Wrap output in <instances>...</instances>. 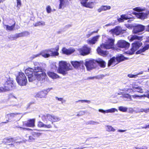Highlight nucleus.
Segmentation results:
<instances>
[{"label": "nucleus", "instance_id": "1", "mask_svg": "<svg viewBox=\"0 0 149 149\" xmlns=\"http://www.w3.org/2000/svg\"><path fill=\"white\" fill-rule=\"evenodd\" d=\"M35 66L33 68H29L26 69L25 72L28 76L29 81L32 82L37 79L38 80L42 81L46 76V74L43 69L38 66L39 63L37 62L34 63Z\"/></svg>", "mask_w": 149, "mask_h": 149}, {"label": "nucleus", "instance_id": "2", "mask_svg": "<svg viewBox=\"0 0 149 149\" xmlns=\"http://www.w3.org/2000/svg\"><path fill=\"white\" fill-rule=\"evenodd\" d=\"M42 120L46 124L39 121L38 123V126L39 127H42L45 129L51 128L52 127L50 124H47L48 121H50L53 124L54 122H57L61 120L60 118L53 114H48L43 115L41 116Z\"/></svg>", "mask_w": 149, "mask_h": 149}, {"label": "nucleus", "instance_id": "3", "mask_svg": "<svg viewBox=\"0 0 149 149\" xmlns=\"http://www.w3.org/2000/svg\"><path fill=\"white\" fill-rule=\"evenodd\" d=\"M97 63H98L100 66L102 68H104L106 65V63L101 58H98L97 60L94 59L86 60L85 65L87 70L90 71L95 68L97 66Z\"/></svg>", "mask_w": 149, "mask_h": 149}, {"label": "nucleus", "instance_id": "4", "mask_svg": "<svg viewBox=\"0 0 149 149\" xmlns=\"http://www.w3.org/2000/svg\"><path fill=\"white\" fill-rule=\"evenodd\" d=\"M59 50V47L57 46L56 47V51H53V49H46L42 51L40 53L32 56L31 58L32 59L39 56L40 55L45 58H47L50 56H58L59 55L58 51Z\"/></svg>", "mask_w": 149, "mask_h": 149}, {"label": "nucleus", "instance_id": "5", "mask_svg": "<svg viewBox=\"0 0 149 149\" xmlns=\"http://www.w3.org/2000/svg\"><path fill=\"white\" fill-rule=\"evenodd\" d=\"M142 38L139 37L136 35H132L128 37V39L130 41H132L134 40H138V41H136L132 44V47L130 51H128L127 53L130 55L133 54L134 52L137 50L142 45V42L139 40H141Z\"/></svg>", "mask_w": 149, "mask_h": 149}, {"label": "nucleus", "instance_id": "6", "mask_svg": "<svg viewBox=\"0 0 149 149\" xmlns=\"http://www.w3.org/2000/svg\"><path fill=\"white\" fill-rule=\"evenodd\" d=\"M59 68H58V73L64 75L67 73V72L72 69V68L69 63L66 62L61 61L59 62Z\"/></svg>", "mask_w": 149, "mask_h": 149}, {"label": "nucleus", "instance_id": "7", "mask_svg": "<svg viewBox=\"0 0 149 149\" xmlns=\"http://www.w3.org/2000/svg\"><path fill=\"white\" fill-rule=\"evenodd\" d=\"M5 80L4 86L3 87V92L9 91L14 87V81L12 78L9 77L6 78Z\"/></svg>", "mask_w": 149, "mask_h": 149}, {"label": "nucleus", "instance_id": "8", "mask_svg": "<svg viewBox=\"0 0 149 149\" xmlns=\"http://www.w3.org/2000/svg\"><path fill=\"white\" fill-rule=\"evenodd\" d=\"M17 82L20 86H25L27 83L26 78L24 74L22 72H19L16 78Z\"/></svg>", "mask_w": 149, "mask_h": 149}, {"label": "nucleus", "instance_id": "9", "mask_svg": "<svg viewBox=\"0 0 149 149\" xmlns=\"http://www.w3.org/2000/svg\"><path fill=\"white\" fill-rule=\"evenodd\" d=\"M114 40L111 38H109L105 43L102 44L100 46L102 48L110 49L113 47Z\"/></svg>", "mask_w": 149, "mask_h": 149}, {"label": "nucleus", "instance_id": "10", "mask_svg": "<svg viewBox=\"0 0 149 149\" xmlns=\"http://www.w3.org/2000/svg\"><path fill=\"white\" fill-rule=\"evenodd\" d=\"M81 5L85 7L93 8L94 6L95 0H79Z\"/></svg>", "mask_w": 149, "mask_h": 149}, {"label": "nucleus", "instance_id": "11", "mask_svg": "<svg viewBox=\"0 0 149 149\" xmlns=\"http://www.w3.org/2000/svg\"><path fill=\"white\" fill-rule=\"evenodd\" d=\"M48 89L38 92L36 93L35 97L40 98H46L48 93L50 91V89Z\"/></svg>", "mask_w": 149, "mask_h": 149}, {"label": "nucleus", "instance_id": "12", "mask_svg": "<svg viewBox=\"0 0 149 149\" xmlns=\"http://www.w3.org/2000/svg\"><path fill=\"white\" fill-rule=\"evenodd\" d=\"M133 33L137 34L140 32L143 31L145 29V26L141 24H138L133 26Z\"/></svg>", "mask_w": 149, "mask_h": 149}, {"label": "nucleus", "instance_id": "13", "mask_svg": "<svg viewBox=\"0 0 149 149\" xmlns=\"http://www.w3.org/2000/svg\"><path fill=\"white\" fill-rule=\"evenodd\" d=\"M91 49L86 46L85 45L82 48L79 49L78 51L79 53L82 55L84 56L89 54Z\"/></svg>", "mask_w": 149, "mask_h": 149}, {"label": "nucleus", "instance_id": "14", "mask_svg": "<svg viewBox=\"0 0 149 149\" xmlns=\"http://www.w3.org/2000/svg\"><path fill=\"white\" fill-rule=\"evenodd\" d=\"M117 46L122 48H128L130 46V44L124 40H119L117 44Z\"/></svg>", "mask_w": 149, "mask_h": 149}, {"label": "nucleus", "instance_id": "15", "mask_svg": "<svg viewBox=\"0 0 149 149\" xmlns=\"http://www.w3.org/2000/svg\"><path fill=\"white\" fill-rule=\"evenodd\" d=\"M134 15L139 18L141 19H144L147 17V15L149 14V10L146 12L145 13H136V12L133 13Z\"/></svg>", "mask_w": 149, "mask_h": 149}, {"label": "nucleus", "instance_id": "16", "mask_svg": "<svg viewBox=\"0 0 149 149\" xmlns=\"http://www.w3.org/2000/svg\"><path fill=\"white\" fill-rule=\"evenodd\" d=\"M125 30L123 29L120 26H117L115 29H111L110 32L113 34L116 35H119L121 33H123L125 31Z\"/></svg>", "mask_w": 149, "mask_h": 149}, {"label": "nucleus", "instance_id": "17", "mask_svg": "<svg viewBox=\"0 0 149 149\" xmlns=\"http://www.w3.org/2000/svg\"><path fill=\"white\" fill-rule=\"evenodd\" d=\"M100 35H97L94 36L91 38L88 39L87 40V43L90 45H93L95 44L98 41L100 37Z\"/></svg>", "mask_w": 149, "mask_h": 149}, {"label": "nucleus", "instance_id": "18", "mask_svg": "<svg viewBox=\"0 0 149 149\" xmlns=\"http://www.w3.org/2000/svg\"><path fill=\"white\" fill-rule=\"evenodd\" d=\"M29 34V33L27 31H25L19 33H16L13 36V40H15L19 37L27 36Z\"/></svg>", "mask_w": 149, "mask_h": 149}, {"label": "nucleus", "instance_id": "19", "mask_svg": "<svg viewBox=\"0 0 149 149\" xmlns=\"http://www.w3.org/2000/svg\"><path fill=\"white\" fill-rule=\"evenodd\" d=\"M100 112L104 114L106 113H113L115 111H118V110L115 108H112L104 110L102 109H100L98 110Z\"/></svg>", "mask_w": 149, "mask_h": 149}, {"label": "nucleus", "instance_id": "20", "mask_svg": "<svg viewBox=\"0 0 149 149\" xmlns=\"http://www.w3.org/2000/svg\"><path fill=\"white\" fill-rule=\"evenodd\" d=\"M35 120L34 119L30 120L27 122H25L23 123V125L30 127H32L35 126Z\"/></svg>", "mask_w": 149, "mask_h": 149}, {"label": "nucleus", "instance_id": "21", "mask_svg": "<svg viewBox=\"0 0 149 149\" xmlns=\"http://www.w3.org/2000/svg\"><path fill=\"white\" fill-rule=\"evenodd\" d=\"M75 51V49L72 48L67 49L65 47H63L62 49L63 53L66 55L70 54L73 53Z\"/></svg>", "mask_w": 149, "mask_h": 149}, {"label": "nucleus", "instance_id": "22", "mask_svg": "<svg viewBox=\"0 0 149 149\" xmlns=\"http://www.w3.org/2000/svg\"><path fill=\"white\" fill-rule=\"evenodd\" d=\"M14 24L11 26H9L8 25L3 24V27L6 29L7 31H13L15 30V27L16 24L15 21H14Z\"/></svg>", "mask_w": 149, "mask_h": 149}, {"label": "nucleus", "instance_id": "23", "mask_svg": "<svg viewBox=\"0 0 149 149\" xmlns=\"http://www.w3.org/2000/svg\"><path fill=\"white\" fill-rule=\"evenodd\" d=\"M60 4L58 9H63L66 6L68 2V0H59Z\"/></svg>", "mask_w": 149, "mask_h": 149}, {"label": "nucleus", "instance_id": "24", "mask_svg": "<svg viewBox=\"0 0 149 149\" xmlns=\"http://www.w3.org/2000/svg\"><path fill=\"white\" fill-rule=\"evenodd\" d=\"M118 62L115 57H113L109 61L108 65V66L112 65L113 66L117 64Z\"/></svg>", "mask_w": 149, "mask_h": 149}, {"label": "nucleus", "instance_id": "25", "mask_svg": "<svg viewBox=\"0 0 149 149\" xmlns=\"http://www.w3.org/2000/svg\"><path fill=\"white\" fill-rule=\"evenodd\" d=\"M48 75L52 79H55L59 77V76L54 72L50 71L47 72Z\"/></svg>", "mask_w": 149, "mask_h": 149}, {"label": "nucleus", "instance_id": "26", "mask_svg": "<svg viewBox=\"0 0 149 149\" xmlns=\"http://www.w3.org/2000/svg\"><path fill=\"white\" fill-rule=\"evenodd\" d=\"M111 8V6H102L97 10V11L100 13L103 11L109 10Z\"/></svg>", "mask_w": 149, "mask_h": 149}, {"label": "nucleus", "instance_id": "27", "mask_svg": "<svg viewBox=\"0 0 149 149\" xmlns=\"http://www.w3.org/2000/svg\"><path fill=\"white\" fill-rule=\"evenodd\" d=\"M132 90L134 92H137L140 93H143L142 89L140 87L135 86L133 85L132 86Z\"/></svg>", "mask_w": 149, "mask_h": 149}, {"label": "nucleus", "instance_id": "28", "mask_svg": "<svg viewBox=\"0 0 149 149\" xmlns=\"http://www.w3.org/2000/svg\"><path fill=\"white\" fill-rule=\"evenodd\" d=\"M40 135L39 133H32L33 136H29L28 141L31 142L33 141L35 139V137L38 136Z\"/></svg>", "mask_w": 149, "mask_h": 149}, {"label": "nucleus", "instance_id": "29", "mask_svg": "<svg viewBox=\"0 0 149 149\" xmlns=\"http://www.w3.org/2000/svg\"><path fill=\"white\" fill-rule=\"evenodd\" d=\"M97 51L98 53L102 56H107L108 54V52L106 51H104L102 50L101 48L100 47H98Z\"/></svg>", "mask_w": 149, "mask_h": 149}, {"label": "nucleus", "instance_id": "30", "mask_svg": "<svg viewBox=\"0 0 149 149\" xmlns=\"http://www.w3.org/2000/svg\"><path fill=\"white\" fill-rule=\"evenodd\" d=\"M71 63L73 66L75 68H77L82 64V62L80 61H72L71 62Z\"/></svg>", "mask_w": 149, "mask_h": 149}, {"label": "nucleus", "instance_id": "31", "mask_svg": "<svg viewBox=\"0 0 149 149\" xmlns=\"http://www.w3.org/2000/svg\"><path fill=\"white\" fill-rule=\"evenodd\" d=\"M149 48V44H147L143 47L142 49L139 50L136 52L137 54H141L142 52H144L146 50L148 49Z\"/></svg>", "mask_w": 149, "mask_h": 149}, {"label": "nucleus", "instance_id": "32", "mask_svg": "<svg viewBox=\"0 0 149 149\" xmlns=\"http://www.w3.org/2000/svg\"><path fill=\"white\" fill-rule=\"evenodd\" d=\"M130 18L127 15H123L121 16L120 18L118 19V20L119 22H122L124 21V20H126Z\"/></svg>", "mask_w": 149, "mask_h": 149}, {"label": "nucleus", "instance_id": "33", "mask_svg": "<svg viewBox=\"0 0 149 149\" xmlns=\"http://www.w3.org/2000/svg\"><path fill=\"white\" fill-rule=\"evenodd\" d=\"M105 128L106 130L109 132H114L116 129L113 128L111 126L106 125Z\"/></svg>", "mask_w": 149, "mask_h": 149}, {"label": "nucleus", "instance_id": "34", "mask_svg": "<svg viewBox=\"0 0 149 149\" xmlns=\"http://www.w3.org/2000/svg\"><path fill=\"white\" fill-rule=\"evenodd\" d=\"M18 113H10L7 115L6 116L8 118V120H10L12 118L15 117Z\"/></svg>", "mask_w": 149, "mask_h": 149}, {"label": "nucleus", "instance_id": "35", "mask_svg": "<svg viewBox=\"0 0 149 149\" xmlns=\"http://www.w3.org/2000/svg\"><path fill=\"white\" fill-rule=\"evenodd\" d=\"M133 10L138 12H140L145 10V8L143 7H138L133 8Z\"/></svg>", "mask_w": 149, "mask_h": 149}, {"label": "nucleus", "instance_id": "36", "mask_svg": "<svg viewBox=\"0 0 149 149\" xmlns=\"http://www.w3.org/2000/svg\"><path fill=\"white\" fill-rule=\"evenodd\" d=\"M116 60L117 62L118 63L121 62V61H123L125 59V58L122 55H121L120 56H118L116 58Z\"/></svg>", "mask_w": 149, "mask_h": 149}, {"label": "nucleus", "instance_id": "37", "mask_svg": "<svg viewBox=\"0 0 149 149\" xmlns=\"http://www.w3.org/2000/svg\"><path fill=\"white\" fill-rule=\"evenodd\" d=\"M34 26H44L45 25V22L43 21H40L37 22L35 24H34Z\"/></svg>", "mask_w": 149, "mask_h": 149}, {"label": "nucleus", "instance_id": "38", "mask_svg": "<svg viewBox=\"0 0 149 149\" xmlns=\"http://www.w3.org/2000/svg\"><path fill=\"white\" fill-rule=\"evenodd\" d=\"M118 109L121 111L126 112L127 111V108L125 107L120 106L119 107Z\"/></svg>", "mask_w": 149, "mask_h": 149}, {"label": "nucleus", "instance_id": "39", "mask_svg": "<svg viewBox=\"0 0 149 149\" xmlns=\"http://www.w3.org/2000/svg\"><path fill=\"white\" fill-rule=\"evenodd\" d=\"M46 9L47 12L48 13H50L52 11L51 7L49 5H48L46 6Z\"/></svg>", "mask_w": 149, "mask_h": 149}, {"label": "nucleus", "instance_id": "40", "mask_svg": "<svg viewBox=\"0 0 149 149\" xmlns=\"http://www.w3.org/2000/svg\"><path fill=\"white\" fill-rule=\"evenodd\" d=\"M79 102H80L81 103L86 102L88 103H90V101L85 100H79L77 101H76V102L77 103Z\"/></svg>", "mask_w": 149, "mask_h": 149}, {"label": "nucleus", "instance_id": "41", "mask_svg": "<svg viewBox=\"0 0 149 149\" xmlns=\"http://www.w3.org/2000/svg\"><path fill=\"white\" fill-rule=\"evenodd\" d=\"M17 3V7L19 8L21 6V0H16Z\"/></svg>", "mask_w": 149, "mask_h": 149}, {"label": "nucleus", "instance_id": "42", "mask_svg": "<svg viewBox=\"0 0 149 149\" xmlns=\"http://www.w3.org/2000/svg\"><path fill=\"white\" fill-rule=\"evenodd\" d=\"M88 123L90 125H96L99 124V123L97 122H96L94 121L91 120L88 122Z\"/></svg>", "mask_w": 149, "mask_h": 149}, {"label": "nucleus", "instance_id": "43", "mask_svg": "<svg viewBox=\"0 0 149 149\" xmlns=\"http://www.w3.org/2000/svg\"><path fill=\"white\" fill-rule=\"evenodd\" d=\"M127 76L130 78H136L137 77L136 74H128Z\"/></svg>", "mask_w": 149, "mask_h": 149}, {"label": "nucleus", "instance_id": "44", "mask_svg": "<svg viewBox=\"0 0 149 149\" xmlns=\"http://www.w3.org/2000/svg\"><path fill=\"white\" fill-rule=\"evenodd\" d=\"M56 100H58V101H61V102L62 103H63V98H59L58 97H56Z\"/></svg>", "mask_w": 149, "mask_h": 149}, {"label": "nucleus", "instance_id": "45", "mask_svg": "<svg viewBox=\"0 0 149 149\" xmlns=\"http://www.w3.org/2000/svg\"><path fill=\"white\" fill-rule=\"evenodd\" d=\"M148 109H141L140 110V111L141 112H145V113H147L148 112H149V111H148Z\"/></svg>", "mask_w": 149, "mask_h": 149}, {"label": "nucleus", "instance_id": "46", "mask_svg": "<svg viewBox=\"0 0 149 149\" xmlns=\"http://www.w3.org/2000/svg\"><path fill=\"white\" fill-rule=\"evenodd\" d=\"M132 90V89H129V88H125L123 89V90H122V91H124V93H126L128 91V90Z\"/></svg>", "mask_w": 149, "mask_h": 149}, {"label": "nucleus", "instance_id": "47", "mask_svg": "<svg viewBox=\"0 0 149 149\" xmlns=\"http://www.w3.org/2000/svg\"><path fill=\"white\" fill-rule=\"evenodd\" d=\"M97 31H94L93 32H92L90 34H88L87 35V37H88V38L93 33H97Z\"/></svg>", "mask_w": 149, "mask_h": 149}, {"label": "nucleus", "instance_id": "48", "mask_svg": "<svg viewBox=\"0 0 149 149\" xmlns=\"http://www.w3.org/2000/svg\"><path fill=\"white\" fill-rule=\"evenodd\" d=\"M145 29L146 31L149 32V25L145 27Z\"/></svg>", "mask_w": 149, "mask_h": 149}, {"label": "nucleus", "instance_id": "49", "mask_svg": "<svg viewBox=\"0 0 149 149\" xmlns=\"http://www.w3.org/2000/svg\"><path fill=\"white\" fill-rule=\"evenodd\" d=\"M144 71H142L139 72L137 73L136 74L137 75V77L138 75H140V74H143Z\"/></svg>", "mask_w": 149, "mask_h": 149}, {"label": "nucleus", "instance_id": "50", "mask_svg": "<svg viewBox=\"0 0 149 149\" xmlns=\"http://www.w3.org/2000/svg\"><path fill=\"white\" fill-rule=\"evenodd\" d=\"M126 131V130H118V132H125Z\"/></svg>", "mask_w": 149, "mask_h": 149}, {"label": "nucleus", "instance_id": "51", "mask_svg": "<svg viewBox=\"0 0 149 149\" xmlns=\"http://www.w3.org/2000/svg\"><path fill=\"white\" fill-rule=\"evenodd\" d=\"M132 96L133 97V98H135V97H141L140 96L138 95H132Z\"/></svg>", "mask_w": 149, "mask_h": 149}, {"label": "nucleus", "instance_id": "52", "mask_svg": "<svg viewBox=\"0 0 149 149\" xmlns=\"http://www.w3.org/2000/svg\"><path fill=\"white\" fill-rule=\"evenodd\" d=\"M139 149H148V147L146 146H144L140 148Z\"/></svg>", "mask_w": 149, "mask_h": 149}, {"label": "nucleus", "instance_id": "53", "mask_svg": "<svg viewBox=\"0 0 149 149\" xmlns=\"http://www.w3.org/2000/svg\"><path fill=\"white\" fill-rule=\"evenodd\" d=\"M94 78H97V77H90L88 78V79H94Z\"/></svg>", "mask_w": 149, "mask_h": 149}, {"label": "nucleus", "instance_id": "54", "mask_svg": "<svg viewBox=\"0 0 149 149\" xmlns=\"http://www.w3.org/2000/svg\"><path fill=\"white\" fill-rule=\"evenodd\" d=\"M3 87H0V92H3Z\"/></svg>", "mask_w": 149, "mask_h": 149}, {"label": "nucleus", "instance_id": "55", "mask_svg": "<svg viewBox=\"0 0 149 149\" xmlns=\"http://www.w3.org/2000/svg\"><path fill=\"white\" fill-rule=\"evenodd\" d=\"M123 93H124V92H120L117 93L118 95H120L123 94Z\"/></svg>", "mask_w": 149, "mask_h": 149}, {"label": "nucleus", "instance_id": "56", "mask_svg": "<svg viewBox=\"0 0 149 149\" xmlns=\"http://www.w3.org/2000/svg\"><path fill=\"white\" fill-rule=\"evenodd\" d=\"M127 95V96H126V97H127V98L129 97L130 99V100H132L131 96L129 95Z\"/></svg>", "mask_w": 149, "mask_h": 149}, {"label": "nucleus", "instance_id": "57", "mask_svg": "<svg viewBox=\"0 0 149 149\" xmlns=\"http://www.w3.org/2000/svg\"><path fill=\"white\" fill-rule=\"evenodd\" d=\"M146 42H149V37H148L147 38Z\"/></svg>", "mask_w": 149, "mask_h": 149}, {"label": "nucleus", "instance_id": "58", "mask_svg": "<svg viewBox=\"0 0 149 149\" xmlns=\"http://www.w3.org/2000/svg\"><path fill=\"white\" fill-rule=\"evenodd\" d=\"M141 97H147V94L146 95H141V96H140Z\"/></svg>", "mask_w": 149, "mask_h": 149}, {"label": "nucleus", "instance_id": "59", "mask_svg": "<svg viewBox=\"0 0 149 149\" xmlns=\"http://www.w3.org/2000/svg\"><path fill=\"white\" fill-rule=\"evenodd\" d=\"M111 25H112V24L111 23H110L108 24H107L105 25V26H110Z\"/></svg>", "mask_w": 149, "mask_h": 149}, {"label": "nucleus", "instance_id": "60", "mask_svg": "<svg viewBox=\"0 0 149 149\" xmlns=\"http://www.w3.org/2000/svg\"><path fill=\"white\" fill-rule=\"evenodd\" d=\"M21 128H22L24 130H30V129H27L26 128H24V127H21Z\"/></svg>", "mask_w": 149, "mask_h": 149}, {"label": "nucleus", "instance_id": "61", "mask_svg": "<svg viewBox=\"0 0 149 149\" xmlns=\"http://www.w3.org/2000/svg\"><path fill=\"white\" fill-rule=\"evenodd\" d=\"M142 128H145V129H146L147 128V125H146V126L145 127H142Z\"/></svg>", "mask_w": 149, "mask_h": 149}, {"label": "nucleus", "instance_id": "62", "mask_svg": "<svg viewBox=\"0 0 149 149\" xmlns=\"http://www.w3.org/2000/svg\"><path fill=\"white\" fill-rule=\"evenodd\" d=\"M128 27L127 26V27H128V28H131L132 26L131 25H128Z\"/></svg>", "mask_w": 149, "mask_h": 149}, {"label": "nucleus", "instance_id": "63", "mask_svg": "<svg viewBox=\"0 0 149 149\" xmlns=\"http://www.w3.org/2000/svg\"><path fill=\"white\" fill-rule=\"evenodd\" d=\"M5 0H0V3H1V2H3Z\"/></svg>", "mask_w": 149, "mask_h": 149}, {"label": "nucleus", "instance_id": "64", "mask_svg": "<svg viewBox=\"0 0 149 149\" xmlns=\"http://www.w3.org/2000/svg\"><path fill=\"white\" fill-rule=\"evenodd\" d=\"M147 97L149 98V93L147 94Z\"/></svg>", "mask_w": 149, "mask_h": 149}]
</instances>
